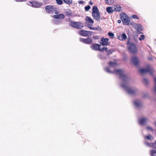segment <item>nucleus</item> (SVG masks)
Wrapping results in <instances>:
<instances>
[{
    "mask_svg": "<svg viewBox=\"0 0 156 156\" xmlns=\"http://www.w3.org/2000/svg\"><path fill=\"white\" fill-rule=\"evenodd\" d=\"M80 41L87 44H90L92 41V39L90 38H88L87 39H83L81 38H80Z\"/></svg>",
    "mask_w": 156,
    "mask_h": 156,
    "instance_id": "nucleus-11",
    "label": "nucleus"
},
{
    "mask_svg": "<svg viewBox=\"0 0 156 156\" xmlns=\"http://www.w3.org/2000/svg\"><path fill=\"white\" fill-rule=\"evenodd\" d=\"M107 12L109 13H111L114 11L113 5L111 7H108L106 8Z\"/></svg>",
    "mask_w": 156,
    "mask_h": 156,
    "instance_id": "nucleus-19",
    "label": "nucleus"
},
{
    "mask_svg": "<svg viewBox=\"0 0 156 156\" xmlns=\"http://www.w3.org/2000/svg\"><path fill=\"white\" fill-rule=\"evenodd\" d=\"M153 69L152 68L149 66L147 68L140 69V72L141 74H144L146 73H149L150 74H152Z\"/></svg>",
    "mask_w": 156,
    "mask_h": 156,
    "instance_id": "nucleus-4",
    "label": "nucleus"
},
{
    "mask_svg": "<svg viewBox=\"0 0 156 156\" xmlns=\"http://www.w3.org/2000/svg\"><path fill=\"white\" fill-rule=\"evenodd\" d=\"M155 126H156V122H155Z\"/></svg>",
    "mask_w": 156,
    "mask_h": 156,
    "instance_id": "nucleus-46",
    "label": "nucleus"
},
{
    "mask_svg": "<svg viewBox=\"0 0 156 156\" xmlns=\"http://www.w3.org/2000/svg\"><path fill=\"white\" fill-rule=\"evenodd\" d=\"M145 138L151 141L152 140H153V137L151 135L149 134L147 136H145Z\"/></svg>",
    "mask_w": 156,
    "mask_h": 156,
    "instance_id": "nucleus-25",
    "label": "nucleus"
},
{
    "mask_svg": "<svg viewBox=\"0 0 156 156\" xmlns=\"http://www.w3.org/2000/svg\"><path fill=\"white\" fill-rule=\"evenodd\" d=\"M148 96V94L147 93H144L143 95H142V97L144 98H145L146 97H147Z\"/></svg>",
    "mask_w": 156,
    "mask_h": 156,
    "instance_id": "nucleus-35",
    "label": "nucleus"
},
{
    "mask_svg": "<svg viewBox=\"0 0 156 156\" xmlns=\"http://www.w3.org/2000/svg\"><path fill=\"white\" fill-rule=\"evenodd\" d=\"M150 154L151 156H156V150H151L150 151Z\"/></svg>",
    "mask_w": 156,
    "mask_h": 156,
    "instance_id": "nucleus-24",
    "label": "nucleus"
},
{
    "mask_svg": "<svg viewBox=\"0 0 156 156\" xmlns=\"http://www.w3.org/2000/svg\"><path fill=\"white\" fill-rule=\"evenodd\" d=\"M86 20L89 23L93 24L94 23V20L89 16H87L85 18Z\"/></svg>",
    "mask_w": 156,
    "mask_h": 156,
    "instance_id": "nucleus-21",
    "label": "nucleus"
},
{
    "mask_svg": "<svg viewBox=\"0 0 156 156\" xmlns=\"http://www.w3.org/2000/svg\"><path fill=\"white\" fill-rule=\"evenodd\" d=\"M118 38L120 41H124L127 39V37L125 34L123 33L122 34L118 35Z\"/></svg>",
    "mask_w": 156,
    "mask_h": 156,
    "instance_id": "nucleus-14",
    "label": "nucleus"
},
{
    "mask_svg": "<svg viewBox=\"0 0 156 156\" xmlns=\"http://www.w3.org/2000/svg\"><path fill=\"white\" fill-rule=\"evenodd\" d=\"M146 129L148 130L149 131H151V132H153L154 129L152 128L150 126H147L146 127Z\"/></svg>",
    "mask_w": 156,
    "mask_h": 156,
    "instance_id": "nucleus-27",
    "label": "nucleus"
},
{
    "mask_svg": "<svg viewBox=\"0 0 156 156\" xmlns=\"http://www.w3.org/2000/svg\"><path fill=\"white\" fill-rule=\"evenodd\" d=\"M109 67L105 68V71L111 73H114L116 75H119L120 78L122 80L121 84V87L127 93L131 95H136L138 93L139 90L136 87H131L129 86V79L122 69H115L118 66V64L115 62H109Z\"/></svg>",
    "mask_w": 156,
    "mask_h": 156,
    "instance_id": "nucleus-1",
    "label": "nucleus"
},
{
    "mask_svg": "<svg viewBox=\"0 0 156 156\" xmlns=\"http://www.w3.org/2000/svg\"><path fill=\"white\" fill-rule=\"evenodd\" d=\"M29 2L31 4L33 7L35 8H38L42 5L41 3L38 2L30 1Z\"/></svg>",
    "mask_w": 156,
    "mask_h": 156,
    "instance_id": "nucleus-12",
    "label": "nucleus"
},
{
    "mask_svg": "<svg viewBox=\"0 0 156 156\" xmlns=\"http://www.w3.org/2000/svg\"><path fill=\"white\" fill-rule=\"evenodd\" d=\"M78 3L80 4H83L84 2L82 0H80L78 1Z\"/></svg>",
    "mask_w": 156,
    "mask_h": 156,
    "instance_id": "nucleus-37",
    "label": "nucleus"
},
{
    "mask_svg": "<svg viewBox=\"0 0 156 156\" xmlns=\"http://www.w3.org/2000/svg\"><path fill=\"white\" fill-rule=\"evenodd\" d=\"M129 44V41H128L127 42V44Z\"/></svg>",
    "mask_w": 156,
    "mask_h": 156,
    "instance_id": "nucleus-44",
    "label": "nucleus"
},
{
    "mask_svg": "<svg viewBox=\"0 0 156 156\" xmlns=\"http://www.w3.org/2000/svg\"><path fill=\"white\" fill-rule=\"evenodd\" d=\"M79 34L81 36H87L92 34L91 31L82 30L79 31Z\"/></svg>",
    "mask_w": 156,
    "mask_h": 156,
    "instance_id": "nucleus-9",
    "label": "nucleus"
},
{
    "mask_svg": "<svg viewBox=\"0 0 156 156\" xmlns=\"http://www.w3.org/2000/svg\"><path fill=\"white\" fill-rule=\"evenodd\" d=\"M120 18L124 25H129L130 22L129 18L124 13L120 14Z\"/></svg>",
    "mask_w": 156,
    "mask_h": 156,
    "instance_id": "nucleus-3",
    "label": "nucleus"
},
{
    "mask_svg": "<svg viewBox=\"0 0 156 156\" xmlns=\"http://www.w3.org/2000/svg\"><path fill=\"white\" fill-rule=\"evenodd\" d=\"M114 11H120L121 10V7L119 5H113Z\"/></svg>",
    "mask_w": 156,
    "mask_h": 156,
    "instance_id": "nucleus-20",
    "label": "nucleus"
},
{
    "mask_svg": "<svg viewBox=\"0 0 156 156\" xmlns=\"http://www.w3.org/2000/svg\"><path fill=\"white\" fill-rule=\"evenodd\" d=\"M107 48L106 47H103L102 48H100V47L99 51H103L105 50L106 51L107 50Z\"/></svg>",
    "mask_w": 156,
    "mask_h": 156,
    "instance_id": "nucleus-32",
    "label": "nucleus"
},
{
    "mask_svg": "<svg viewBox=\"0 0 156 156\" xmlns=\"http://www.w3.org/2000/svg\"><path fill=\"white\" fill-rule=\"evenodd\" d=\"M90 8V5H88L85 7V10L86 11H88Z\"/></svg>",
    "mask_w": 156,
    "mask_h": 156,
    "instance_id": "nucleus-34",
    "label": "nucleus"
},
{
    "mask_svg": "<svg viewBox=\"0 0 156 156\" xmlns=\"http://www.w3.org/2000/svg\"><path fill=\"white\" fill-rule=\"evenodd\" d=\"M108 41L109 39L108 38L102 37L101 39V44L103 46H107L108 45Z\"/></svg>",
    "mask_w": 156,
    "mask_h": 156,
    "instance_id": "nucleus-13",
    "label": "nucleus"
},
{
    "mask_svg": "<svg viewBox=\"0 0 156 156\" xmlns=\"http://www.w3.org/2000/svg\"><path fill=\"white\" fill-rule=\"evenodd\" d=\"M146 144L147 146L151 147V144L149 143L146 142Z\"/></svg>",
    "mask_w": 156,
    "mask_h": 156,
    "instance_id": "nucleus-39",
    "label": "nucleus"
},
{
    "mask_svg": "<svg viewBox=\"0 0 156 156\" xmlns=\"http://www.w3.org/2000/svg\"><path fill=\"white\" fill-rule=\"evenodd\" d=\"M132 62L133 64L135 66H137L140 62L138 58L136 57H133L132 58Z\"/></svg>",
    "mask_w": 156,
    "mask_h": 156,
    "instance_id": "nucleus-15",
    "label": "nucleus"
},
{
    "mask_svg": "<svg viewBox=\"0 0 156 156\" xmlns=\"http://www.w3.org/2000/svg\"><path fill=\"white\" fill-rule=\"evenodd\" d=\"M109 52H110L111 53V51H110V50H109Z\"/></svg>",
    "mask_w": 156,
    "mask_h": 156,
    "instance_id": "nucleus-47",
    "label": "nucleus"
},
{
    "mask_svg": "<svg viewBox=\"0 0 156 156\" xmlns=\"http://www.w3.org/2000/svg\"><path fill=\"white\" fill-rule=\"evenodd\" d=\"M154 82L155 83V86L154 87V90L155 93H156V78H154Z\"/></svg>",
    "mask_w": 156,
    "mask_h": 156,
    "instance_id": "nucleus-33",
    "label": "nucleus"
},
{
    "mask_svg": "<svg viewBox=\"0 0 156 156\" xmlns=\"http://www.w3.org/2000/svg\"><path fill=\"white\" fill-rule=\"evenodd\" d=\"M89 28H90V29H91V30L94 29V27H89Z\"/></svg>",
    "mask_w": 156,
    "mask_h": 156,
    "instance_id": "nucleus-43",
    "label": "nucleus"
},
{
    "mask_svg": "<svg viewBox=\"0 0 156 156\" xmlns=\"http://www.w3.org/2000/svg\"><path fill=\"white\" fill-rule=\"evenodd\" d=\"M106 3L108 5H112L114 2V0H105Z\"/></svg>",
    "mask_w": 156,
    "mask_h": 156,
    "instance_id": "nucleus-23",
    "label": "nucleus"
},
{
    "mask_svg": "<svg viewBox=\"0 0 156 156\" xmlns=\"http://www.w3.org/2000/svg\"><path fill=\"white\" fill-rule=\"evenodd\" d=\"M96 28H94V30H96Z\"/></svg>",
    "mask_w": 156,
    "mask_h": 156,
    "instance_id": "nucleus-45",
    "label": "nucleus"
},
{
    "mask_svg": "<svg viewBox=\"0 0 156 156\" xmlns=\"http://www.w3.org/2000/svg\"><path fill=\"white\" fill-rule=\"evenodd\" d=\"M69 25L78 29H81L83 26V23L79 22H71L69 23Z\"/></svg>",
    "mask_w": 156,
    "mask_h": 156,
    "instance_id": "nucleus-5",
    "label": "nucleus"
},
{
    "mask_svg": "<svg viewBox=\"0 0 156 156\" xmlns=\"http://www.w3.org/2000/svg\"><path fill=\"white\" fill-rule=\"evenodd\" d=\"M66 4H71L72 3V0H62Z\"/></svg>",
    "mask_w": 156,
    "mask_h": 156,
    "instance_id": "nucleus-26",
    "label": "nucleus"
},
{
    "mask_svg": "<svg viewBox=\"0 0 156 156\" xmlns=\"http://www.w3.org/2000/svg\"><path fill=\"white\" fill-rule=\"evenodd\" d=\"M27 0H15L17 2H25Z\"/></svg>",
    "mask_w": 156,
    "mask_h": 156,
    "instance_id": "nucleus-38",
    "label": "nucleus"
},
{
    "mask_svg": "<svg viewBox=\"0 0 156 156\" xmlns=\"http://www.w3.org/2000/svg\"><path fill=\"white\" fill-rule=\"evenodd\" d=\"M149 121V119L146 117H142L139 119L138 123L140 125H144Z\"/></svg>",
    "mask_w": 156,
    "mask_h": 156,
    "instance_id": "nucleus-7",
    "label": "nucleus"
},
{
    "mask_svg": "<svg viewBox=\"0 0 156 156\" xmlns=\"http://www.w3.org/2000/svg\"><path fill=\"white\" fill-rule=\"evenodd\" d=\"M54 12H55V14H57V15L59 13V12L58 11H56V10H55V11Z\"/></svg>",
    "mask_w": 156,
    "mask_h": 156,
    "instance_id": "nucleus-41",
    "label": "nucleus"
},
{
    "mask_svg": "<svg viewBox=\"0 0 156 156\" xmlns=\"http://www.w3.org/2000/svg\"><path fill=\"white\" fill-rule=\"evenodd\" d=\"M155 148H156V147H155Z\"/></svg>",
    "mask_w": 156,
    "mask_h": 156,
    "instance_id": "nucleus-48",
    "label": "nucleus"
},
{
    "mask_svg": "<svg viewBox=\"0 0 156 156\" xmlns=\"http://www.w3.org/2000/svg\"><path fill=\"white\" fill-rule=\"evenodd\" d=\"M132 18L134 19H138V17L136 15H133L132 16Z\"/></svg>",
    "mask_w": 156,
    "mask_h": 156,
    "instance_id": "nucleus-36",
    "label": "nucleus"
},
{
    "mask_svg": "<svg viewBox=\"0 0 156 156\" xmlns=\"http://www.w3.org/2000/svg\"><path fill=\"white\" fill-rule=\"evenodd\" d=\"M57 3L58 5H61L62 4V0H55Z\"/></svg>",
    "mask_w": 156,
    "mask_h": 156,
    "instance_id": "nucleus-31",
    "label": "nucleus"
},
{
    "mask_svg": "<svg viewBox=\"0 0 156 156\" xmlns=\"http://www.w3.org/2000/svg\"><path fill=\"white\" fill-rule=\"evenodd\" d=\"M121 20H118V23H121Z\"/></svg>",
    "mask_w": 156,
    "mask_h": 156,
    "instance_id": "nucleus-42",
    "label": "nucleus"
},
{
    "mask_svg": "<svg viewBox=\"0 0 156 156\" xmlns=\"http://www.w3.org/2000/svg\"><path fill=\"white\" fill-rule=\"evenodd\" d=\"M133 104L137 108L141 107L142 106V103L139 99H136L133 101Z\"/></svg>",
    "mask_w": 156,
    "mask_h": 156,
    "instance_id": "nucleus-10",
    "label": "nucleus"
},
{
    "mask_svg": "<svg viewBox=\"0 0 156 156\" xmlns=\"http://www.w3.org/2000/svg\"><path fill=\"white\" fill-rule=\"evenodd\" d=\"M100 46L101 45L98 44H94L91 46L90 47L93 50L99 51Z\"/></svg>",
    "mask_w": 156,
    "mask_h": 156,
    "instance_id": "nucleus-17",
    "label": "nucleus"
},
{
    "mask_svg": "<svg viewBox=\"0 0 156 156\" xmlns=\"http://www.w3.org/2000/svg\"><path fill=\"white\" fill-rule=\"evenodd\" d=\"M45 8L46 11L48 13H52L56 10V7L53 5H47Z\"/></svg>",
    "mask_w": 156,
    "mask_h": 156,
    "instance_id": "nucleus-8",
    "label": "nucleus"
},
{
    "mask_svg": "<svg viewBox=\"0 0 156 156\" xmlns=\"http://www.w3.org/2000/svg\"><path fill=\"white\" fill-rule=\"evenodd\" d=\"M129 51L132 53H135L137 52V48L135 45L133 43H131L128 47Z\"/></svg>",
    "mask_w": 156,
    "mask_h": 156,
    "instance_id": "nucleus-6",
    "label": "nucleus"
},
{
    "mask_svg": "<svg viewBox=\"0 0 156 156\" xmlns=\"http://www.w3.org/2000/svg\"><path fill=\"white\" fill-rule=\"evenodd\" d=\"M53 18L56 19H64L65 18V16L62 14H60L58 15H54Z\"/></svg>",
    "mask_w": 156,
    "mask_h": 156,
    "instance_id": "nucleus-18",
    "label": "nucleus"
},
{
    "mask_svg": "<svg viewBox=\"0 0 156 156\" xmlns=\"http://www.w3.org/2000/svg\"><path fill=\"white\" fill-rule=\"evenodd\" d=\"M143 82L144 84H147L148 83V81L146 78H144L143 79Z\"/></svg>",
    "mask_w": 156,
    "mask_h": 156,
    "instance_id": "nucleus-29",
    "label": "nucleus"
},
{
    "mask_svg": "<svg viewBox=\"0 0 156 156\" xmlns=\"http://www.w3.org/2000/svg\"><path fill=\"white\" fill-rule=\"evenodd\" d=\"M144 39L145 36L143 35H141L140 37L139 38V39L140 41L144 40Z\"/></svg>",
    "mask_w": 156,
    "mask_h": 156,
    "instance_id": "nucleus-30",
    "label": "nucleus"
},
{
    "mask_svg": "<svg viewBox=\"0 0 156 156\" xmlns=\"http://www.w3.org/2000/svg\"><path fill=\"white\" fill-rule=\"evenodd\" d=\"M62 22V20L61 19H56L53 20V22L55 24H59L61 23Z\"/></svg>",
    "mask_w": 156,
    "mask_h": 156,
    "instance_id": "nucleus-22",
    "label": "nucleus"
},
{
    "mask_svg": "<svg viewBox=\"0 0 156 156\" xmlns=\"http://www.w3.org/2000/svg\"><path fill=\"white\" fill-rule=\"evenodd\" d=\"M108 35L112 38H113L114 36V34L112 32H109L108 33Z\"/></svg>",
    "mask_w": 156,
    "mask_h": 156,
    "instance_id": "nucleus-28",
    "label": "nucleus"
},
{
    "mask_svg": "<svg viewBox=\"0 0 156 156\" xmlns=\"http://www.w3.org/2000/svg\"><path fill=\"white\" fill-rule=\"evenodd\" d=\"M137 31V32L139 34L142 33L143 30V27L140 25L137 24H136L135 27Z\"/></svg>",
    "mask_w": 156,
    "mask_h": 156,
    "instance_id": "nucleus-16",
    "label": "nucleus"
},
{
    "mask_svg": "<svg viewBox=\"0 0 156 156\" xmlns=\"http://www.w3.org/2000/svg\"><path fill=\"white\" fill-rule=\"evenodd\" d=\"M92 16L94 19L97 21L99 20L100 15L98 8L96 6H94L93 7Z\"/></svg>",
    "mask_w": 156,
    "mask_h": 156,
    "instance_id": "nucleus-2",
    "label": "nucleus"
},
{
    "mask_svg": "<svg viewBox=\"0 0 156 156\" xmlns=\"http://www.w3.org/2000/svg\"><path fill=\"white\" fill-rule=\"evenodd\" d=\"M89 3L90 5H93V2H92L91 1H89Z\"/></svg>",
    "mask_w": 156,
    "mask_h": 156,
    "instance_id": "nucleus-40",
    "label": "nucleus"
}]
</instances>
